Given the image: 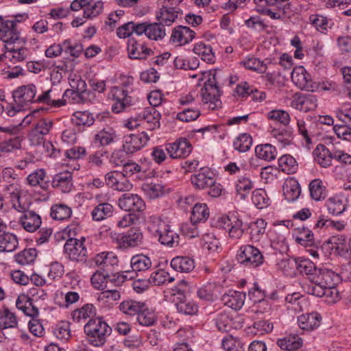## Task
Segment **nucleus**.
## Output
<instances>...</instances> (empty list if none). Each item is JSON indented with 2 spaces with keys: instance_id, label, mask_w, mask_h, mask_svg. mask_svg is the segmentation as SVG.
Wrapping results in <instances>:
<instances>
[{
  "instance_id": "8fccbe9b",
  "label": "nucleus",
  "mask_w": 351,
  "mask_h": 351,
  "mask_svg": "<svg viewBox=\"0 0 351 351\" xmlns=\"http://www.w3.org/2000/svg\"><path fill=\"white\" fill-rule=\"evenodd\" d=\"M333 249L341 256H350V243L347 242L344 236L333 237L330 239Z\"/></svg>"
},
{
  "instance_id": "aec40b11",
  "label": "nucleus",
  "mask_w": 351,
  "mask_h": 351,
  "mask_svg": "<svg viewBox=\"0 0 351 351\" xmlns=\"http://www.w3.org/2000/svg\"><path fill=\"white\" fill-rule=\"evenodd\" d=\"M141 122L144 121L147 130L153 131L160 128L161 115L153 108H147L140 112Z\"/></svg>"
},
{
  "instance_id": "b1692460",
  "label": "nucleus",
  "mask_w": 351,
  "mask_h": 351,
  "mask_svg": "<svg viewBox=\"0 0 351 351\" xmlns=\"http://www.w3.org/2000/svg\"><path fill=\"white\" fill-rule=\"evenodd\" d=\"M267 223L263 219H258L249 223L247 229L250 239L254 243H259L263 239Z\"/></svg>"
},
{
  "instance_id": "412c9836",
  "label": "nucleus",
  "mask_w": 351,
  "mask_h": 351,
  "mask_svg": "<svg viewBox=\"0 0 351 351\" xmlns=\"http://www.w3.org/2000/svg\"><path fill=\"white\" fill-rule=\"evenodd\" d=\"M143 239V233L139 229L132 228L125 234H123L119 241V245L123 248L135 247L140 245Z\"/></svg>"
},
{
  "instance_id": "5701e85b",
  "label": "nucleus",
  "mask_w": 351,
  "mask_h": 351,
  "mask_svg": "<svg viewBox=\"0 0 351 351\" xmlns=\"http://www.w3.org/2000/svg\"><path fill=\"white\" fill-rule=\"evenodd\" d=\"M52 126V121L42 119L37 122L34 129L29 132V137L32 144L38 145L42 142V136L49 132Z\"/></svg>"
},
{
  "instance_id": "69168bd1",
  "label": "nucleus",
  "mask_w": 351,
  "mask_h": 351,
  "mask_svg": "<svg viewBox=\"0 0 351 351\" xmlns=\"http://www.w3.org/2000/svg\"><path fill=\"white\" fill-rule=\"evenodd\" d=\"M235 187L237 195L244 199L252 189L253 183L249 178L242 177L237 180Z\"/></svg>"
},
{
  "instance_id": "f704fd0d",
  "label": "nucleus",
  "mask_w": 351,
  "mask_h": 351,
  "mask_svg": "<svg viewBox=\"0 0 351 351\" xmlns=\"http://www.w3.org/2000/svg\"><path fill=\"white\" fill-rule=\"evenodd\" d=\"M300 187L294 179L287 180L283 185V195L289 202L297 199L300 195Z\"/></svg>"
},
{
  "instance_id": "bb28decb",
  "label": "nucleus",
  "mask_w": 351,
  "mask_h": 351,
  "mask_svg": "<svg viewBox=\"0 0 351 351\" xmlns=\"http://www.w3.org/2000/svg\"><path fill=\"white\" fill-rule=\"evenodd\" d=\"M315 162L321 167L326 168L332 165L334 153L332 154L324 145L319 144L313 152Z\"/></svg>"
},
{
  "instance_id": "39448f33",
  "label": "nucleus",
  "mask_w": 351,
  "mask_h": 351,
  "mask_svg": "<svg viewBox=\"0 0 351 351\" xmlns=\"http://www.w3.org/2000/svg\"><path fill=\"white\" fill-rule=\"evenodd\" d=\"M34 291H36V293H34L32 296L33 298H31L29 295L21 293L20 294L17 300L16 301V306L17 308L22 311L25 315L34 317H36L38 313V308L36 307L32 304V300L34 299H37V298L45 299V297L47 296V293L44 292L43 290L38 289H33Z\"/></svg>"
},
{
  "instance_id": "423d86ee",
  "label": "nucleus",
  "mask_w": 351,
  "mask_h": 351,
  "mask_svg": "<svg viewBox=\"0 0 351 351\" xmlns=\"http://www.w3.org/2000/svg\"><path fill=\"white\" fill-rule=\"evenodd\" d=\"M0 39L5 43V45L10 44H24V40L21 38L19 32L16 28L14 21H5L0 23Z\"/></svg>"
},
{
  "instance_id": "6e6d98bb",
  "label": "nucleus",
  "mask_w": 351,
  "mask_h": 351,
  "mask_svg": "<svg viewBox=\"0 0 351 351\" xmlns=\"http://www.w3.org/2000/svg\"><path fill=\"white\" fill-rule=\"evenodd\" d=\"M37 257V251L34 248L25 249L15 256V261L21 265L33 263Z\"/></svg>"
},
{
  "instance_id": "cd10ccee",
  "label": "nucleus",
  "mask_w": 351,
  "mask_h": 351,
  "mask_svg": "<svg viewBox=\"0 0 351 351\" xmlns=\"http://www.w3.org/2000/svg\"><path fill=\"white\" fill-rule=\"evenodd\" d=\"M52 185L63 193L69 192L73 186L71 173L66 171L56 174L52 180Z\"/></svg>"
},
{
  "instance_id": "37998d69",
  "label": "nucleus",
  "mask_w": 351,
  "mask_h": 351,
  "mask_svg": "<svg viewBox=\"0 0 351 351\" xmlns=\"http://www.w3.org/2000/svg\"><path fill=\"white\" fill-rule=\"evenodd\" d=\"M209 209L206 204H195L191 216L193 223L205 221L209 217Z\"/></svg>"
},
{
  "instance_id": "393cba45",
  "label": "nucleus",
  "mask_w": 351,
  "mask_h": 351,
  "mask_svg": "<svg viewBox=\"0 0 351 351\" xmlns=\"http://www.w3.org/2000/svg\"><path fill=\"white\" fill-rule=\"evenodd\" d=\"M36 88L34 84H28L18 88L14 92L15 101L21 104H25L34 101Z\"/></svg>"
},
{
  "instance_id": "603ef678",
  "label": "nucleus",
  "mask_w": 351,
  "mask_h": 351,
  "mask_svg": "<svg viewBox=\"0 0 351 351\" xmlns=\"http://www.w3.org/2000/svg\"><path fill=\"white\" fill-rule=\"evenodd\" d=\"M278 345L285 350H295L302 346V339L298 336H289L278 341Z\"/></svg>"
},
{
  "instance_id": "4be33fe9",
  "label": "nucleus",
  "mask_w": 351,
  "mask_h": 351,
  "mask_svg": "<svg viewBox=\"0 0 351 351\" xmlns=\"http://www.w3.org/2000/svg\"><path fill=\"white\" fill-rule=\"evenodd\" d=\"M23 215L20 217V223L27 232H35L41 225V218L35 212L32 210L21 211Z\"/></svg>"
},
{
  "instance_id": "a878e982",
  "label": "nucleus",
  "mask_w": 351,
  "mask_h": 351,
  "mask_svg": "<svg viewBox=\"0 0 351 351\" xmlns=\"http://www.w3.org/2000/svg\"><path fill=\"white\" fill-rule=\"evenodd\" d=\"M322 317L317 313L303 314L298 317L299 327L306 331H312L317 328L321 324Z\"/></svg>"
},
{
  "instance_id": "0e129e2a",
  "label": "nucleus",
  "mask_w": 351,
  "mask_h": 351,
  "mask_svg": "<svg viewBox=\"0 0 351 351\" xmlns=\"http://www.w3.org/2000/svg\"><path fill=\"white\" fill-rule=\"evenodd\" d=\"M252 144V138L250 135L244 133L240 134L234 140L233 146L234 149L240 152L248 151Z\"/></svg>"
},
{
  "instance_id": "ddd939ff",
  "label": "nucleus",
  "mask_w": 351,
  "mask_h": 351,
  "mask_svg": "<svg viewBox=\"0 0 351 351\" xmlns=\"http://www.w3.org/2000/svg\"><path fill=\"white\" fill-rule=\"evenodd\" d=\"M219 223L221 227L228 231L229 237L234 240L239 239L243 234V222L237 217L232 216H223L219 220Z\"/></svg>"
},
{
  "instance_id": "9d476101",
  "label": "nucleus",
  "mask_w": 351,
  "mask_h": 351,
  "mask_svg": "<svg viewBox=\"0 0 351 351\" xmlns=\"http://www.w3.org/2000/svg\"><path fill=\"white\" fill-rule=\"evenodd\" d=\"M156 232L159 241L165 245L173 246L178 243V235L171 229V226L166 221L157 219L155 222Z\"/></svg>"
},
{
  "instance_id": "f3484780",
  "label": "nucleus",
  "mask_w": 351,
  "mask_h": 351,
  "mask_svg": "<svg viewBox=\"0 0 351 351\" xmlns=\"http://www.w3.org/2000/svg\"><path fill=\"white\" fill-rule=\"evenodd\" d=\"M118 204L125 211H141L145 207L143 200L134 194L123 195L119 199Z\"/></svg>"
},
{
  "instance_id": "1a4fd4ad",
  "label": "nucleus",
  "mask_w": 351,
  "mask_h": 351,
  "mask_svg": "<svg viewBox=\"0 0 351 351\" xmlns=\"http://www.w3.org/2000/svg\"><path fill=\"white\" fill-rule=\"evenodd\" d=\"M127 51L131 59H145L152 53L141 37H132L128 41Z\"/></svg>"
},
{
  "instance_id": "79ce46f5",
  "label": "nucleus",
  "mask_w": 351,
  "mask_h": 351,
  "mask_svg": "<svg viewBox=\"0 0 351 351\" xmlns=\"http://www.w3.org/2000/svg\"><path fill=\"white\" fill-rule=\"evenodd\" d=\"M96 314V309L91 304H86L81 308H77L72 312V319L75 322H80L87 318L93 317Z\"/></svg>"
},
{
  "instance_id": "e433bc0d",
  "label": "nucleus",
  "mask_w": 351,
  "mask_h": 351,
  "mask_svg": "<svg viewBox=\"0 0 351 351\" xmlns=\"http://www.w3.org/2000/svg\"><path fill=\"white\" fill-rule=\"evenodd\" d=\"M144 306L145 304L143 302L128 299L121 302L119 308L123 314L134 316L138 315Z\"/></svg>"
},
{
  "instance_id": "bf43d9fd",
  "label": "nucleus",
  "mask_w": 351,
  "mask_h": 351,
  "mask_svg": "<svg viewBox=\"0 0 351 351\" xmlns=\"http://www.w3.org/2000/svg\"><path fill=\"white\" fill-rule=\"evenodd\" d=\"M104 9V3L101 1L95 2L86 1V4L84 11V16L87 19H90L98 16Z\"/></svg>"
},
{
  "instance_id": "2eb2a0df",
  "label": "nucleus",
  "mask_w": 351,
  "mask_h": 351,
  "mask_svg": "<svg viewBox=\"0 0 351 351\" xmlns=\"http://www.w3.org/2000/svg\"><path fill=\"white\" fill-rule=\"evenodd\" d=\"M5 191L13 204V207L18 211H23L26 204L23 202L27 191L18 182H14L6 186Z\"/></svg>"
},
{
  "instance_id": "6e6552de",
  "label": "nucleus",
  "mask_w": 351,
  "mask_h": 351,
  "mask_svg": "<svg viewBox=\"0 0 351 351\" xmlns=\"http://www.w3.org/2000/svg\"><path fill=\"white\" fill-rule=\"evenodd\" d=\"M23 45H5V51L0 55V61L5 62V64H8V62L15 64L25 61L27 58L28 51Z\"/></svg>"
},
{
  "instance_id": "9b49d317",
  "label": "nucleus",
  "mask_w": 351,
  "mask_h": 351,
  "mask_svg": "<svg viewBox=\"0 0 351 351\" xmlns=\"http://www.w3.org/2000/svg\"><path fill=\"white\" fill-rule=\"evenodd\" d=\"M105 181L109 187L119 191H130L133 186L125 176L118 171L107 173L105 176Z\"/></svg>"
},
{
  "instance_id": "0eeeda50",
  "label": "nucleus",
  "mask_w": 351,
  "mask_h": 351,
  "mask_svg": "<svg viewBox=\"0 0 351 351\" xmlns=\"http://www.w3.org/2000/svg\"><path fill=\"white\" fill-rule=\"evenodd\" d=\"M84 239H69L64 244V252L73 261H84L86 260L87 250L84 244Z\"/></svg>"
},
{
  "instance_id": "4c0bfd02",
  "label": "nucleus",
  "mask_w": 351,
  "mask_h": 351,
  "mask_svg": "<svg viewBox=\"0 0 351 351\" xmlns=\"http://www.w3.org/2000/svg\"><path fill=\"white\" fill-rule=\"evenodd\" d=\"M94 261L97 266L100 267L114 266L119 263L117 256L112 252H102L97 254L94 258Z\"/></svg>"
},
{
  "instance_id": "49530a36",
  "label": "nucleus",
  "mask_w": 351,
  "mask_h": 351,
  "mask_svg": "<svg viewBox=\"0 0 351 351\" xmlns=\"http://www.w3.org/2000/svg\"><path fill=\"white\" fill-rule=\"evenodd\" d=\"M178 299L180 300L176 303V306L179 313L185 315H194L197 312V305L187 300L182 293H180Z\"/></svg>"
},
{
  "instance_id": "052dcab7",
  "label": "nucleus",
  "mask_w": 351,
  "mask_h": 351,
  "mask_svg": "<svg viewBox=\"0 0 351 351\" xmlns=\"http://www.w3.org/2000/svg\"><path fill=\"white\" fill-rule=\"evenodd\" d=\"M115 136V132L112 129H104L95 136V143L101 146L108 145L114 141Z\"/></svg>"
},
{
  "instance_id": "a18cd8bd",
  "label": "nucleus",
  "mask_w": 351,
  "mask_h": 351,
  "mask_svg": "<svg viewBox=\"0 0 351 351\" xmlns=\"http://www.w3.org/2000/svg\"><path fill=\"white\" fill-rule=\"evenodd\" d=\"M256 156L266 161H271L276 158V149L270 144H261L255 147Z\"/></svg>"
},
{
  "instance_id": "f8f14e48",
  "label": "nucleus",
  "mask_w": 351,
  "mask_h": 351,
  "mask_svg": "<svg viewBox=\"0 0 351 351\" xmlns=\"http://www.w3.org/2000/svg\"><path fill=\"white\" fill-rule=\"evenodd\" d=\"M291 80L301 90L313 91L315 88V83L313 82L310 74L302 66H296L293 69Z\"/></svg>"
},
{
  "instance_id": "6ab92c4d",
  "label": "nucleus",
  "mask_w": 351,
  "mask_h": 351,
  "mask_svg": "<svg viewBox=\"0 0 351 351\" xmlns=\"http://www.w3.org/2000/svg\"><path fill=\"white\" fill-rule=\"evenodd\" d=\"M291 106L297 110L308 112L315 109L317 99L313 95L295 94L291 100Z\"/></svg>"
},
{
  "instance_id": "dca6fc26",
  "label": "nucleus",
  "mask_w": 351,
  "mask_h": 351,
  "mask_svg": "<svg viewBox=\"0 0 351 351\" xmlns=\"http://www.w3.org/2000/svg\"><path fill=\"white\" fill-rule=\"evenodd\" d=\"M195 36V32L189 27L179 25L172 30L170 40L177 46H183L191 42Z\"/></svg>"
},
{
  "instance_id": "f257e3e1",
  "label": "nucleus",
  "mask_w": 351,
  "mask_h": 351,
  "mask_svg": "<svg viewBox=\"0 0 351 351\" xmlns=\"http://www.w3.org/2000/svg\"><path fill=\"white\" fill-rule=\"evenodd\" d=\"M339 280V276L332 270L326 268H317L311 276V282H313L314 285H307L305 288L306 291L308 294L322 297L324 293L323 289L335 286Z\"/></svg>"
},
{
  "instance_id": "2f4dec72",
  "label": "nucleus",
  "mask_w": 351,
  "mask_h": 351,
  "mask_svg": "<svg viewBox=\"0 0 351 351\" xmlns=\"http://www.w3.org/2000/svg\"><path fill=\"white\" fill-rule=\"evenodd\" d=\"M245 297V295L243 293L234 291L223 295L222 300L228 307L238 310L243 306Z\"/></svg>"
},
{
  "instance_id": "473e14b6",
  "label": "nucleus",
  "mask_w": 351,
  "mask_h": 351,
  "mask_svg": "<svg viewBox=\"0 0 351 351\" xmlns=\"http://www.w3.org/2000/svg\"><path fill=\"white\" fill-rule=\"evenodd\" d=\"M18 326V319L16 314L3 307L0 310V330L14 328Z\"/></svg>"
},
{
  "instance_id": "4468645a",
  "label": "nucleus",
  "mask_w": 351,
  "mask_h": 351,
  "mask_svg": "<svg viewBox=\"0 0 351 351\" xmlns=\"http://www.w3.org/2000/svg\"><path fill=\"white\" fill-rule=\"evenodd\" d=\"M169 156L173 159L184 158L192 152V145L186 138H180L166 146Z\"/></svg>"
},
{
  "instance_id": "864d4df0",
  "label": "nucleus",
  "mask_w": 351,
  "mask_h": 351,
  "mask_svg": "<svg viewBox=\"0 0 351 351\" xmlns=\"http://www.w3.org/2000/svg\"><path fill=\"white\" fill-rule=\"evenodd\" d=\"M138 322L140 325L144 326H153L157 319V317L154 311L152 309L145 308V306L138 313Z\"/></svg>"
},
{
  "instance_id": "09e8293b",
  "label": "nucleus",
  "mask_w": 351,
  "mask_h": 351,
  "mask_svg": "<svg viewBox=\"0 0 351 351\" xmlns=\"http://www.w3.org/2000/svg\"><path fill=\"white\" fill-rule=\"evenodd\" d=\"M113 210L112 205L109 203L99 204L92 211L93 219L95 221L104 220L112 215Z\"/></svg>"
},
{
  "instance_id": "680f3d73",
  "label": "nucleus",
  "mask_w": 351,
  "mask_h": 351,
  "mask_svg": "<svg viewBox=\"0 0 351 351\" xmlns=\"http://www.w3.org/2000/svg\"><path fill=\"white\" fill-rule=\"evenodd\" d=\"M72 214L71 209L64 204H56L51 207V216L56 220L69 219Z\"/></svg>"
},
{
  "instance_id": "c9c22d12",
  "label": "nucleus",
  "mask_w": 351,
  "mask_h": 351,
  "mask_svg": "<svg viewBox=\"0 0 351 351\" xmlns=\"http://www.w3.org/2000/svg\"><path fill=\"white\" fill-rule=\"evenodd\" d=\"M193 51L204 61L208 63L215 62V54L210 45H206L202 41L198 42L195 44Z\"/></svg>"
},
{
  "instance_id": "5fc2aeb1",
  "label": "nucleus",
  "mask_w": 351,
  "mask_h": 351,
  "mask_svg": "<svg viewBox=\"0 0 351 351\" xmlns=\"http://www.w3.org/2000/svg\"><path fill=\"white\" fill-rule=\"evenodd\" d=\"M36 101L54 106H60L64 105V102L59 99V95H57L56 89L52 88L38 96Z\"/></svg>"
},
{
  "instance_id": "13d9d810",
  "label": "nucleus",
  "mask_w": 351,
  "mask_h": 351,
  "mask_svg": "<svg viewBox=\"0 0 351 351\" xmlns=\"http://www.w3.org/2000/svg\"><path fill=\"white\" fill-rule=\"evenodd\" d=\"M93 114L87 110L76 111L73 114L72 121L77 125L90 126L94 123Z\"/></svg>"
},
{
  "instance_id": "20e7f679",
  "label": "nucleus",
  "mask_w": 351,
  "mask_h": 351,
  "mask_svg": "<svg viewBox=\"0 0 351 351\" xmlns=\"http://www.w3.org/2000/svg\"><path fill=\"white\" fill-rule=\"evenodd\" d=\"M237 259L242 265L252 268L257 267L263 263L262 253L252 245L241 246L239 250Z\"/></svg>"
},
{
  "instance_id": "f03ea898",
  "label": "nucleus",
  "mask_w": 351,
  "mask_h": 351,
  "mask_svg": "<svg viewBox=\"0 0 351 351\" xmlns=\"http://www.w3.org/2000/svg\"><path fill=\"white\" fill-rule=\"evenodd\" d=\"M84 330L88 342L95 347L103 346L110 332L109 326L100 317L89 319Z\"/></svg>"
},
{
  "instance_id": "e2e57ef3",
  "label": "nucleus",
  "mask_w": 351,
  "mask_h": 351,
  "mask_svg": "<svg viewBox=\"0 0 351 351\" xmlns=\"http://www.w3.org/2000/svg\"><path fill=\"white\" fill-rule=\"evenodd\" d=\"M253 204L259 209L266 208L269 204V198L266 191L262 189H257L254 191L252 196Z\"/></svg>"
},
{
  "instance_id": "de8ad7c7",
  "label": "nucleus",
  "mask_w": 351,
  "mask_h": 351,
  "mask_svg": "<svg viewBox=\"0 0 351 351\" xmlns=\"http://www.w3.org/2000/svg\"><path fill=\"white\" fill-rule=\"evenodd\" d=\"M130 264L134 271H141L149 269L152 267V263L147 256L137 254L132 258Z\"/></svg>"
},
{
  "instance_id": "a211bd4d",
  "label": "nucleus",
  "mask_w": 351,
  "mask_h": 351,
  "mask_svg": "<svg viewBox=\"0 0 351 351\" xmlns=\"http://www.w3.org/2000/svg\"><path fill=\"white\" fill-rule=\"evenodd\" d=\"M112 99L114 101L112 110L114 112H122L130 102L128 90L122 87H114L110 91Z\"/></svg>"
},
{
  "instance_id": "7c9ffc66",
  "label": "nucleus",
  "mask_w": 351,
  "mask_h": 351,
  "mask_svg": "<svg viewBox=\"0 0 351 351\" xmlns=\"http://www.w3.org/2000/svg\"><path fill=\"white\" fill-rule=\"evenodd\" d=\"M171 266L177 271L189 273L195 268V262L187 256H176L171 260Z\"/></svg>"
},
{
  "instance_id": "c756f323",
  "label": "nucleus",
  "mask_w": 351,
  "mask_h": 351,
  "mask_svg": "<svg viewBox=\"0 0 351 351\" xmlns=\"http://www.w3.org/2000/svg\"><path fill=\"white\" fill-rule=\"evenodd\" d=\"M308 189L310 195L315 201H322L327 195L326 187L323 181L319 178L313 180L308 184Z\"/></svg>"
},
{
  "instance_id": "7ed1b4c3",
  "label": "nucleus",
  "mask_w": 351,
  "mask_h": 351,
  "mask_svg": "<svg viewBox=\"0 0 351 351\" xmlns=\"http://www.w3.org/2000/svg\"><path fill=\"white\" fill-rule=\"evenodd\" d=\"M208 80L202 88V97L204 104L211 109L217 108L220 104L221 92L216 81V72L209 71L206 73Z\"/></svg>"
},
{
  "instance_id": "ea45409f",
  "label": "nucleus",
  "mask_w": 351,
  "mask_h": 351,
  "mask_svg": "<svg viewBox=\"0 0 351 351\" xmlns=\"http://www.w3.org/2000/svg\"><path fill=\"white\" fill-rule=\"evenodd\" d=\"M18 239L12 233L7 232L0 236V252H11L18 247Z\"/></svg>"
},
{
  "instance_id": "3c124183",
  "label": "nucleus",
  "mask_w": 351,
  "mask_h": 351,
  "mask_svg": "<svg viewBox=\"0 0 351 351\" xmlns=\"http://www.w3.org/2000/svg\"><path fill=\"white\" fill-rule=\"evenodd\" d=\"M278 165L282 171L292 174L297 171L298 164L295 159L291 155H284L278 159Z\"/></svg>"
},
{
  "instance_id": "a19ab883",
  "label": "nucleus",
  "mask_w": 351,
  "mask_h": 351,
  "mask_svg": "<svg viewBox=\"0 0 351 351\" xmlns=\"http://www.w3.org/2000/svg\"><path fill=\"white\" fill-rule=\"evenodd\" d=\"M219 287L215 283L208 282L202 285L197 290L198 297L206 301H213L217 297Z\"/></svg>"
},
{
  "instance_id": "4d7b16f0",
  "label": "nucleus",
  "mask_w": 351,
  "mask_h": 351,
  "mask_svg": "<svg viewBox=\"0 0 351 351\" xmlns=\"http://www.w3.org/2000/svg\"><path fill=\"white\" fill-rule=\"evenodd\" d=\"M267 117L269 120L285 126L288 125L291 121L289 114L284 110H272L267 113Z\"/></svg>"
},
{
  "instance_id": "338daca9",
  "label": "nucleus",
  "mask_w": 351,
  "mask_h": 351,
  "mask_svg": "<svg viewBox=\"0 0 351 351\" xmlns=\"http://www.w3.org/2000/svg\"><path fill=\"white\" fill-rule=\"evenodd\" d=\"M142 189L151 199L157 198L164 194V186L160 183H145L143 185Z\"/></svg>"
},
{
  "instance_id": "72a5a7b5",
  "label": "nucleus",
  "mask_w": 351,
  "mask_h": 351,
  "mask_svg": "<svg viewBox=\"0 0 351 351\" xmlns=\"http://www.w3.org/2000/svg\"><path fill=\"white\" fill-rule=\"evenodd\" d=\"M178 10L163 4L159 12L157 14L156 17L160 24L170 25L175 22L178 17Z\"/></svg>"
},
{
  "instance_id": "774afa93",
  "label": "nucleus",
  "mask_w": 351,
  "mask_h": 351,
  "mask_svg": "<svg viewBox=\"0 0 351 351\" xmlns=\"http://www.w3.org/2000/svg\"><path fill=\"white\" fill-rule=\"evenodd\" d=\"M222 347L226 351H244L242 342L232 336L226 337L223 339Z\"/></svg>"
},
{
  "instance_id": "58836bf2",
  "label": "nucleus",
  "mask_w": 351,
  "mask_h": 351,
  "mask_svg": "<svg viewBox=\"0 0 351 351\" xmlns=\"http://www.w3.org/2000/svg\"><path fill=\"white\" fill-rule=\"evenodd\" d=\"M326 206L330 213L337 215L346 210V204L343 197L335 195L327 199Z\"/></svg>"
},
{
  "instance_id": "c85d7f7f",
  "label": "nucleus",
  "mask_w": 351,
  "mask_h": 351,
  "mask_svg": "<svg viewBox=\"0 0 351 351\" xmlns=\"http://www.w3.org/2000/svg\"><path fill=\"white\" fill-rule=\"evenodd\" d=\"M210 174L208 170H202L191 177V182L199 189L208 188L215 184V179Z\"/></svg>"
},
{
  "instance_id": "c03bdc74",
  "label": "nucleus",
  "mask_w": 351,
  "mask_h": 351,
  "mask_svg": "<svg viewBox=\"0 0 351 351\" xmlns=\"http://www.w3.org/2000/svg\"><path fill=\"white\" fill-rule=\"evenodd\" d=\"M240 64L248 70L258 73H264L267 71V64L255 57H248L240 62Z\"/></svg>"
}]
</instances>
